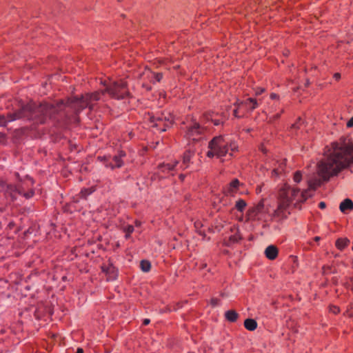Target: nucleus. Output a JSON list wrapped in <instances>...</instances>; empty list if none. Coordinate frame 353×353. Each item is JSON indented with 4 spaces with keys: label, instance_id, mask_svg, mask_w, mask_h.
<instances>
[{
    "label": "nucleus",
    "instance_id": "obj_1",
    "mask_svg": "<svg viewBox=\"0 0 353 353\" xmlns=\"http://www.w3.org/2000/svg\"><path fill=\"white\" fill-rule=\"evenodd\" d=\"M66 106L70 107L76 113H78L89 105L84 96L81 98L75 97L69 99L66 103L60 101L56 105L42 103L37 105L35 103L31 101L21 105V108L14 112L10 113L8 118L0 115V126L5 125L8 121H13L21 119L33 121L38 124L45 123L48 118H54L56 114L62 111Z\"/></svg>",
    "mask_w": 353,
    "mask_h": 353
},
{
    "label": "nucleus",
    "instance_id": "obj_2",
    "mask_svg": "<svg viewBox=\"0 0 353 353\" xmlns=\"http://www.w3.org/2000/svg\"><path fill=\"white\" fill-rule=\"evenodd\" d=\"M353 163V143H333L332 151L324 160L318 164V173L324 181Z\"/></svg>",
    "mask_w": 353,
    "mask_h": 353
},
{
    "label": "nucleus",
    "instance_id": "obj_3",
    "mask_svg": "<svg viewBox=\"0 0 353 353\" xmlns=\"http://www.w3.org/2000/svg\"><path fill=\"white\" fill-rule=\"evenodd\" d=\"M320 185L319 179L310 180L308 188L303 191L296 188L285 185L279 191V205L274 212V216L281 219L286 218L289 214L288 210L290 203H294V206L298 207L299 204L311 197V191L314 190Z\"/></svg>",
    "mask_w": 353,
    "mask_h": 353
},
{
    "label": "nucleus",
    "instance_id": "obj_4",
    "mask_svg": "<svg viewBox=\"0 0 353 353\" xmlns=\"http://www.w3.org/2000/svg\"><path fill=\"white\" fill-rule=\"evenodd\" d=\"M209 151L207 152V156L209 158H212L216 156L217 158H221L226 155L229 152L234 151L236 146L234 143L230 142L228 139L223 136H217L214 137L208 143Z\"/></svg>",
    "mask_w": 353,
    "mask_h": 353
},
{
    "label": "nucleus",
    "instance_id": "obj_5",
    "mask_svg": "<svg viewBox=\"0 0 353 353\" xmlns=\"http://www.w3.org/2000/svg\"><path fill=\"white\" fill-rule=\"evenodd\" d=\"M104 92H107L112 98L117 100L125 99L130 96L128 83L124 79L110 81L105 85L103 93Z\"/></svg>",
    "mask_w": 353,
    "mask_h": 353
},
{
    "label": "nucleus",
    "instance_id": "obj_6",
    "mask_svg": "<svg viewBox=\"0 0 353 353\" xmlns=\"http://www.w3.org/2000/svg\"><path fill=\"white\" fill-rule=\"evenodd\" d=\"M153 127L158 128L161 132L166 130L173 123V116L169 112H162L150 117Z\"/></svg>",
    "mask_w": 353,
    "mask_h": 353
},
{
    "label": "nucleus",
    "instance_id": "obj_7",
    "mask_svg": "<svg viewBox=\"0 0 353 353\" xmlns=\"http://www.w3.org/2000/svg\"><path fill=\"white\" fill-rule=\"evenodd\" d=\"M205 131L199 123L192 121L188 126L185 131V137L194 141H197L201 139V135Z\"/></svg>",
    "mask_w": 353,
    "mask_h": 353
},
{
    "label": "nucleus",
    "instance_id": "obj_8",
    "mask_svg": "<svg viewBox=\"0 0 353 353\" xmlns=\"http://www.w3.org/2000/svg\"><path fill=\"white\" fill-rule=\"evenodd\" d=\"M263 201H260L256 206L250 209L248 212L249 219H263V214L264 213Z\"/></svg>",
    "mask_w": 353,
    "mask_h": 353
},
{
    "label": "nucleus",
    "instance_id": "obj_9",
    "mask_svg": "<svg viewBox=\"0 0 353 353\" xmlns=\"http://www.w3.org/2000/svg\"><path fill=\"white\" fill-rule=\"evenodd\" d=\"M125 156V153L123 151L119 152L118 155H115L111 160H107L105 162V166L111 169L119 168L123 165L122 158Z\"/></svg>",
    "mask_w": 353,
    "mask_h": 353
},
{
    "label": "nucleus",
    "instance_id": "obj_10",
    "mask_svg": "<svg viewBox=\"0 0 353 353\" xmlns=\"http://www.w3.org/2000/svg\"><path fill=\"white\" fill-rule=\"evenodd\" d=\"M102 271L106 274L108 281H114L117 277V269L112 264L103 265Z\"/></svg>",
    "mask_w": 353,
    "mask_h": 353
},
{
    "label": "nucleus",
    "instance_id": "obj_11",
    "mask_svg": "<svg viewBox=\"0 0 353 353\" xmlns=\"http://www.w3.org/2000/svg\"><path fill=\"white\" fill-rule=\"evenodd\" d=\"M237 179H233L225 190V194L228 195L233 196L239 189L240 185H242Z\"/></svg>",
    "mask_w": 353,
    "mask_h": 353
},
{
    "label": "nucleus",
    "instance_id": "obj_12",
    "mask_svg": "<svg viewBox=\"0 0 353 353\" xmlns=\"http://www.w3.org/2000/svg\"><path fill=\"white\" fill-rule=\"evenodd\" d=\"M194 156V152L191 151L190 150H186L183 156V161L180 165V168L182 170H185L188 168H189L190 163H191V159L192 157Z\"/></svg>",
    "mask_w": 353,
    "mask_h": 353
},
{
    "label": "nucleus",
    "instance_id": "obj_13",
    "mask_svg": "<svg viewBox=\"0 0 353 353\" xmlns=\"http://www.w3.org/2000/svg\"><path fill=\"white\" fill-rule=\"evenodd\" d=\"M265 255L270 260L275 259L278 256V249L275 245H268L265 250Z\"/></svg>",
    "mask_w": 353,
    "mask_h": 353
},
{
    "label": "nucleus",
    "instance_id": "obj_14",
    "mask_svg": "<svg viewBox=\"0 0 353 353\" xmlns=\"http://www.w3.org/2000/svg\"><path fill=\"white\" fill-rule=\"evenodd\" d=\"M339 209L343 213H345L347 210H353L352 201L350 199H345L340 203Z\"/></svg>",
    "mask_w": 353,
    "mask_h": 353
},
{
    "label": "nucleus",
    "instance_id": "obj_15",
    "mask_svg": "<svg viewBox=\"0 0 353 353\" xmlns=\"http://www.w3.org/2000/svg\"><path fill=\"white\" fill-rule=\"evenodd\" d=\"M276 164L277 165H276L272 170V176H277L284 171L285 159L283 160L281 162H276Z\"/></svg>",
    "mask_w": 353,
    "mask_h": 353
},
{
    "label": "nucleus",
    "instance_id": "obj_16",
    "mask_svg": "<svg viewBox=\"0 0 353 353\" xmlns=\"http://www.w3.org/2000/svg\"><path fill=\"white\" fill-rule=\"evenodd\" d=\"M140 77L143 79H148L150 82L154 83V72H152L149 68H145V70L140 74Z\"/></svg>",
    "mask_w": 353,
    "mask_h": 353
},
{
    "label": "nucleus",
    "instance_id": "obj_17",
    "mask_svg": "<svg viewBox=\"0 0 353 353\" xmlns=\"http://www.w3.org/2000/svg\"><path fill=\"white\" fill-rule=\"evenodd\" d=\"M84 97H85L86 101L88 102V105H89L90 108H92V106L90 105V103L92 101H99L101 99V93L94 92L92 94H87Z\"/></svg>",
    "mask_w": 353,
    "mask_h": 353
},
{
    "label": "nucleus",
    "instance_id": "obj_18",
    "mask_svg": "<svg viewBox=\"0 0 353 353\" xmlns=\"http://www.w3.org/2000/svg\"><path fill=\"white\" fill-rule=\"evenodd\" d=\"M6 192L7 194H10V196L14 199V193H18L19 194H22V190L17 188L14 185H7Z\"/></svg>",
    "mask_w": 353,
    "mask_h": 353
},
{
    "label": "nucleus",
    "instance_id": "obj_19",
    "mask_svg": "<svg viewBox=\"0 0 353 353\" xmlns=\"http://www.w3.org/2000/svg\"><path fill=\"white\" fill-rule=\"evenodd\" d=\"M245 107L253 110L259 106L258 101L254 98H248L245 101Z\"/></svg>",
    "mask_w": 353,
    "mask_h": 353
},
{
    "label": "nucleus",
    "instance_id": "obj_20",
    "mask_svg": "<svg viewBox=\"0 0 353 353\" xmlns=\"http://www.w3.org/2000/svg\"><path fill=\"white\" fill-rule=\"evenodd\" d=\"M244 326L247 330L250 331H253L256 328L257 323L254 319H247L244 321Z\"/></svg>",
    "mask_w": 353,
    "mask_h": 353
},
{
    "label": "nucleus",
    "instance_id": "obj_21",
    "mask_svg": "<svg viewBox=\"0 0 353 353\" xmlns=\"http://www.w3.org/2000/svg\"><path fill=\"white\" fill-rule=\"evenodd\" d=\"M225 318L230 322H234L238 319L239 314L234 310H228L225 314Z\"/></svg>",
    "mask_w": 353,
    "mask_h": 353
},
{
    "label": "nucleus",
    "instance_id": "obj_22",
    "mask_svg": "<svg viewBox=\"0 0 353 353\" xmlns=\"http://www.w3.org/2000/svg\"><path fill=\"white\" fill-rule=\"evenodd\" d=\"M179 163V161H175L174 164L167 163V164H163L160 165L159 168L160 170L163 172H170L174 169V168L176 166V165Z\"/></svg>",
    "mask_w": 353,
    "mask_h": 353
},
{
    "label": "nucleus",
    "instance_id": "obj_23",
    "mask_svg": "<svg viewBox=\"0 0 353 353\" xmlns=\"http://www.w3.org/2000/svg\"><path fill=\"white\" fill-rule=\"evenodd\" d=\"M350 241L347 239H339L336 241V246L338 249L343 250L349 243Z\"/></svg>",
    "mask_w": 353,
    "mask_h": 353
},
{
    "label": "nucleus",
    "instance_id": "obj_24",
    "mask_svg": "<svg viewBox=\"0 0 353 353\" xmlns=\"http://www.w3.org/2000/svg\"><path fill=\"white\" fill-rule=\"evenodd\" d=\"M247 205L246 202L243 199H239L236 201L235 208L239 212H243Z\"/></svg>",
    "mask_w": 353,
    "mask_h": 353
},
{
    "label": "nucleus",
    "instance_id": "obj_25",
    "mask_svg": "<svg viewBox=\"0 0 353 353\" xmlns=\"http://www.w3.org/2000/svg\"><path fill=\"white\" fill-rule=\"evenodd\" d=\"M140 268L144 272H148L151 268V264L148 261L143 260L140 263Z\"/></svg>",
    "mask_w": 353,
    "mask_h": 353
},
{
    "label": "nucleus",
    "instance_id": "obj_26",
    "mask_svg": "<svg viewBox=\"0 0 353 353\" xmlns=\"http://www.w3.org/2000/svg\"><path fill=\"white\" fill-rule=\"evenodd\" d=\"M241 239V237L238 233L231 235L229 238V242L227 243V245H230L232 243H237Z\"/></svg>",
    "mask_w": 353,
    "mask_h": 353
},
{
    "label": "nucleus",
    "instance_id": "obj_27",
    "mask_svg": "<svg viewBox=\"0 0 353 353\" xmlns=\"http://www.w3.org/2000/svg\"><path fill=\"white\" fill-rule=\"evenodd\" d=\"M123 232L125 233V238H130V234L134 231V227L131 225H128L125 227H123Z\"/></svg>",
    "mask_w": 353,
    "mask_h": 353
},
{
    "label": "nucleus",
    "instance_id": "obj_28",
    "mask_svg": "<svg viewBox=\"0 0 353 353\" xmlns=\"http://www.w3.org/2000/svg\"><path fill=\"white\" fill-rule=\"evenodd\" d=\"M205 117L207 120H211L215 125H219L222 123L219 119H213V113H208Z\"/></svg>",
    "mask_w": 353,
    "mask_h": 353
},
{
    "label": "nucleus",
    "instance_id": "obj_29",
    "mask_svg": "<svg viewBox=\"0 0 353 353\" xmlns=\"http://www.w3.org/2000/svg\"><path fill=\"white\" fill-rule=\"evenodd\" d=\"M94 192L92 188L90 189H84L81 191V194L83 198H86L88 195H90Z\"/></svg>",
    "mask_w": 353,
    "mask_h": 353
},
{
    "label": "nucleus",
    "instance_id": "obj_30",
    "mask_svg": "<svg viewBox=\"0 0 353 353\" xmlns=\"http://www.w3.org/2000/svg\"><path fill=\"white\" fill-rule=\"evenodd\" d=\"M302 174L300 171H297L294 173V181L296 183H299L301 181Z\"/></svg>",
    "mask_w": 353,
    "mask_h": 353
},
{
    "label": "nucleus",
    "instance_id": "obj_31",
    "mask_svg": "<svg viewBox=\"0 0 353 353\" xmlns=\"http://www.w3.org/2000/svg\"><path fill=\"white\" fill-rule=\"evenodd\" d=\"M162 78H163L162 73H154V83L160 82Z\"/></svg>",
    "mask_w": 353,
    "mask_h": 353
},
{
    "label": "nucleus",
    "instance_id": "obj_32",
    "mask_svg": "<svg viewBox=\"0 0 353 353\" xmlns=\"http://www.w3.org/2000/svg\"><path fill=\"white\" fill-rule=\"evenodd\" d=\"M280 115H281V113H277V114L270 116V117H269L270 121L272 122L273 121L278 119L280 117Z\"/></svg>",
    "mask_w": 353,
    "mask_h": 353
},
{
    "label": "nucleus",
    "instance_id": "obj_33",
    "mask_svg": "<svg viewBox=\"0 0 353 353\" xmlns=\"http://www.w3.org/2000/svg\"><path fill=\"white\" fill-rule=\"evenodd\" d=\"M234 105L236 106L237 108H239L241 105H245V101H241L239 99H237Z\"/></svg>",
    "mask_w": 353,
    "mask_h": 353
},
{
    "label": "nucleus",
    "instance_id": "obj_34",
    "mask_svg": "<svg viewBox=\"0 0 353 353\" xmlns=\"http://www.w3.org/2000/svg\"><path fill=\"white\" fill-rule=\"evenodd\" d=\"M22 194H23V196L26 198L29 199L33 196L34 192L32 190H30V192L24 193V194L22 192Z\"/></svg>",
    "mask_w": 353,
    "mask_h": 353
},
{
    "label": "nucleus",
    "instance_id": "obj_35",
    "mask_svg": "<svg viewBox=\"0 0 353 353\" xmlns=\"http://www.w3.org/2000/svg\"><path fill=\"white\" fill-rule=\"evenodd\" d=\"M330 311L334 314H337L339 312V308L336 306H332L330 307Z\"/></svg>",
    "mask_w": 353,
    "mask_h": 353
},
{
    "label": "nucleus",
    "instance_id": "obj_36",
    "mask_svg": "<svg viewBox=\"0 0 353 353\" xmlns=\"http://www.w3.org/2000/svg\"><path fill=\"white\" fill-rule=\"evenodd\" d=\"M219 300L216 298L212 299L211 304L213 307H215L218 305Z\"/></svg>",
    "mask_w": 353,
    "mask_h": 353
},
{
    "label": "nucleus",
    "instance_id": "obj_37",
    "mask_svg": "<svg viewBox=\"0 0 353 353\" xmlns=\"http://www.w3.org/2000/svg\"><path fill=\"white\" fill-rule=\"evenodd\" d=\"M265 91V89L264 88H258L256 92H255V94L256 95H260L261 94H262L263 92H264Z\"/></svg>",
    "mask_w": 353,
    "mask_h": 353
},
{
    "label": "nucleus",
    "instance_id": "obj_38",
    "mask_svg": "<svg viewBox=\"0 0 353 353\" xmlns=\"http://www.w3.org/2000/svg\"><path fill=\"white\" fill-rule=\"evenodd\" d=\"M347 128L353 127V117L347 122Z\"/></svg>",
    "mask_w": 353,
    "mask_h": 353
},
{
    "label": "nucleus",
    "instance_id": "obj_39",
    "mask_svg": "<svg viewBox=\"0 0 353 353\" xmlns=\"http://www.w3.org/2000/svg\"><path fill=\"white\" fill-rule=\"evenodd\" d=\"M270 98H271L272 99H278L279 98V95H277V94H275V93H272V94H270Z\"/></svg>",
    "mask_w": 353,
    "mask_h": 353
},
{
    "label": "nucleus",
    "instance_id": "obj_40",
    "mask_svg": "<svg viewBox=\"0 0 353 353\" xmlns=\"http://www.w3.org/2000/svg\"><path fill=\"white\" fill-rule=\"evenodd\" d=\"M319 207L321 209H324V208H325V207H326V204H325V202L321 201V202H320V203H319Z\"/></svg>",
    "mask_w": 353,
    "mask_h": 353
},
{
    "label": "nucleus",
    "instance_id": "obj_41",
    "mask_svg": "<svg viewBox=\"0 0 353 353\" xmlns=\"http://www.w3.org/2000/svg\"><path fill=\"white\" fill-rule=\"evenodd\" d=\"M334 77L335 79L339 80L341 78V74L340 73H335L334 74Z\"/></svg>",
    "mask_w": 353,
    "mask_h": 353
},
{
    "label": "nucleus",
    "instance_id": "obj_42",
    "mask_svg": "<svg viewBox=\"0 0 353 353\" xmlns=\"http://www.w3.org/2000/svg\"><path fill=\"white\" fill-rule=\"evenodd\" d=\"M150 321L148 319H145L143 321L144 325H147L150 323Z\"/></svg>",
    "mask_w": 353,
    "mask_h": 353
},
{
    "label": "nucleus",
    "instance_id": "obj_43",
    "mask_svg": "<svg viewBox=\"0 0 353 353\" xmlns=\"http://www.w3.org/2000/svg\"><path fill=\"white\" fill-rule=\"evenodd\" d=\"M234 116L235 117H239V116L238 115V111H237V109L234 110Z\"/></svg>",
    "mask_w": 353,
    "mask_h": 353
},
{
    "label": "nucleus",
    "instance_id": "obj_44",
    "mask_svg": "<svg viewBox=\"0 0 353 353\" xmlns=\"http://www.w3.org/2000/svg\"><path fill=\"white\" fill-rule=\"evenodd\" d=\"M276 106V104H274V105L270 108H271L270 112H272L274 110V109H275Z\"/></svg>",
    "mask_w": 353,
    "mask_h": 353
},
{
    "label": "nucleus",
    "instance_id": "obj_45",
    "mask_svg": "<svg viewBox=\"0 0 353 353\" xmlns=\"http://www.w3.org/2000/svg\"><path fill=\"white\" fill-rule=\"evenodd\" d=\"M77 353H83V350L82 348H78L77 350Z\"/></svg>",
    "mask_w": 353,
    "mask_h": 353
},
{
    "label": "nucleus",
    "instance_id": "obj_46",
    "mask_svg": "<svg viewBox=\"0 0 353 353\" xmlns=\"http://www.w3.org/2000/svg\"><path fill=\"white\" fill-rule=\"evenodd\" d=\"M320 239H321V238H320L319 236H316V237L314 238V240H315L316 241H319L320 240Z\"/></svg>",
    "mask_w": 353,
    "mask_h": 353
},
{
    "label": "nucleus",
    "instance_id": "obj_47",
    "mask_svg": "<svg viewBox=\"0 0 353 353\" xmlns=\"http://www.w3.org/2000/svg\"><path fill=\"white\" fill-rule=\"evenodd\" d=\"M292 128H297V124L296 123L293 124L292 125Z\"/></svg>",
    "mask_w": 353,
    "mask_h": 353
},
{
    "label": "nucleus",
    "instance_id": "obj_48",
    "mask_svg": "<svg viewBox=\"0 0 353 353\" xmlns=\"http://www.w3.org/2000/svg\"><path fill=\"white\" fill-rule=\"evenodd\" d=\"M184 177H185V176H184V175H183V174H181V175H180V179H181V180H183V179H184Z\"/></svg>",
    "mask_w": 353,
    "mask_h": 353
},
{
    "label": "nucleus",
    "instance_id": "obj_49",
    "mask_svg": "<svg viewBox=\"0 0 353 353\" xmlns=\"http://www.w3.org/2000/svg\"><path fill=\"white\" fill-rule=\"evenodd\" d=\"M141 225V223L139 221H136V225L139 226Z\"/></svg>",
    "mask_w": 353,
    "mask_h": 353
}]
</instances>
